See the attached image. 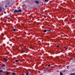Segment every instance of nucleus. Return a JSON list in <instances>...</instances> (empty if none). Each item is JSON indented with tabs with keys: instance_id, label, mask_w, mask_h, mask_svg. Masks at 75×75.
<instances>
[{
	"instance_id": "f257e3e1",
	"label": "nucleus",
	"mask_w": 75,
	"mask_h": 75,
	"mask_svg": "<svg viewBox=\"0 0 75 75\" xmlns=\"http://www.w3.org/2000/svg\"><path fill=\"white\" fill-rule=\"evenodd\" d=\"M3 74H5V72L2 70H0V75H3Z\"/></svg>"
},
{
	"instance_id": "f03ea898",
	"label": "nucleus",
	"mask_w": 75,
	"mask_h": 75,
	"mask_svg": "<svg viewBox=\"0 0 75 75\" xmlns=\"http://www.w3.org/2000/svg\"><path fill=\"white\" fill-rule=\"evenodd\" d=\"M10 4V2H8L6 4V5L5 6V8H6L7 7V6Z\"/></svg>"
},
{
	"instance_id": "7ed1b4c3",
	"label": "nucleus",
	"mask_w": 75,
	"mask_h": 75,
	"mask_svg": "<svg viewBox=\"0 0 75 75\" xmlns=\"http://www.w3.org/2000/svg\"><path fill=\"white\" fill-rule=\"evenodd\" d=\"M35 4H39V1H35Z\"/></svg>"
},
{
	"instance_id": "20e7f679",
	"label": "nucleus",
	"mask_w": 75,
	"mask_h": 75,
	"mask_svg": "<svg viewBox=\"0 0 75 75\" xmlns=\"http://www.w3.org/2000/svg\"><path fill=\"white\" fill-rule=\"evenodd\" d=\"M18 13V10H15L14 11V13Z\"/></svg>"
},
{
	"instance_id": "39448f33",
	"label": "nucleus",
	"mask_w": 75,
	"mask_h": 75,
	"mask_svg": "<svg viewBox=\"0 0 75 75\" xmlns=\"http://www.w3.org/2000/svg\"><path fill=\"white\" fill-rule=\"evenodd\" d=\"M22 11L21 10V9H19L18 11V13H21V12Z\"/></svg>"
},
{
	"instance_id": "423d86ee",
	"label": "nucleus",
	"mask_w": 75,
	"mask_h": 75,
	"mask_svg": "<svg viewBox=\"0 0 75 75\" xmlns=\"http://www.w3.org/2000/svg\"><path fill=\"white\" fill-rule=\"evenodd\" d=\"M2 11V8L1 7H0V13Z\"/></svg>"
},
{
	"instance_id": "0eeeda50",
	"label": "nucleus",
	"mask_w": 75,
	"mask_h": 75,
	"mask_svg": "<svg viewBox=\"0 0 75 75\" xmlns=\"http://www.w3.org/2000/svg\"><path fill=\"white\" fill-rule=\"evenodd\" d=\"M4 60L5 61V62L7 61L8 60L6 59L5 58H4Z\"/></svg>"
},
{
	"instance_id": "6e6552de",
	"label": "nucleus",
	"mask_w": 75,
	"mask_h": 75,
	"mask_svg": "<svg viewBox=\"0 0 75 75\" xmlns=\"http://www.w3.org/2000/svg\"><path fill=\"white\" fill-rule=\"evenodd\" d=\"M7 75H10V73H9V72L7 71L6 73Z\"/></svg>"
},
{
	"instance_id": "1a4fd4ad",
	"label": "nucleus",
	"mask_w": 75,
	"mask_h": 75,
	"mask_svg": "<svg viewBox=\"0 0 75 75\" xmlns=\"http://www.w3.org/2000/svg\"><path fill=\"white\" fill-rule=\"evenodd\" d=\"M1 66H2V67H6V65L3 64V65H2Z\"/></svg>"
},
{
	"instance_id": "9d476101",
	"label": "nucleus",
	"mask_w": 75,
	"mask_h": 75,
	"mask_svg": "<svg viewBox=\"0 0 75 75\" xmlns=\"http://www.w3.org/2000/svg\"><path fill=\"white\" fill-rule=\"evenodd\" d=\"M47 31V30H46L45 29L44 30V33H46Z\"/></svg>"
},
{
	"instance_id": "9b49d317",
	"label": "nucleus",
	"mask_w": 75,
	"mask_h": 75,
	"mask_svg": "<svg viewBox=\"0 0 75 75\" xmlns=\"http://www.w3.org/2000/svg\"><path fill=\"white\" fill-rule=\"evenodd\" d=\"M48 31L49 32V33H50V32H51V29H49Z\"/></svg>"
},
{
	"instance_id": "f8f14e48",
	"label": "nucleus",
	"mask_w": 75,
	"mask_h": 75,
	"mask_svg": "<svg viewBox=\"0 0 75 75\" xmlns=\"http://www.w3.org/2000/svg\"><path fill=\"white\" fill-rule=\"evenodd\" d=\"M19 61V60H15L16 62H18Z\"/></svg>"
},
{
	"instance_id": "ddd939ff",
	"label": "nucleus",
	"mask_w": 75,
	"mask_h": 75,
	"mask_svg": "<svg viewBox=\"0 0 75 75\" xmlns=\"http://www.w3.org/2000/svg\"><path fill=\"white\" fill-rule=\"evenodd\" d=\"M26 75H29V73H28V72H27L26 74Z\"/></svg>"
},
{
	"instance_id": "4468645a",
	"label": "nucleus",
	"mask_w": 75,
	"mask_h": 75,
	"mask_svg": "<svg viewBox=\"0 0 75 75\" xmlns=\"http://www.w3.org/2000/svg\"><path fill=\"white\" fill-rule=\"evenodd\" d=\"M63 75V74L62 73L60 72V75Z\"/></svg>"
},
{
	"instance_id": "2eb2a0df",
	"label": "nucleus",
	"mask_w": 75,
	"mask_h": 75,
	"mask_svg": "<svg viewBox=\"0 0 75 75\" xmlns=\"http://www.w3.org/2000/svg\"><path fill=\"white\" fill-rule=\"evenodd\" d=\"M12 74L13 75H16V74L15 73H12Z\"/></svg>"
},
{
	"instance_id": "dca6fc26",
	"label": "nucleus",
	"mask_w": 75,
	"mask_h": 75,
	"mask_svg": "<svg viewBox=\"0 0 75 75\" xmlns=\"http://www.w3.org/2000/svg\"><path fill=\"white\" fill-rule=\"evenodd\" d=\"M13 31H16V30L15 29H13Z\"/></svg>"
},
{
	"instance_id": "f3484780",
	"label": "nucleus",
	"mask_w": 75,
	"mask_h": 75,
	"mask_svg": "<svg viewBox=\"0 0 75 75\" xmlns=\"http://www.w3.org/2000/svg\"><path fill=\"white\" fill-rule=\"evenodd\" d=\"M71 75H75V73H73L71 74Z\"/></svg>"
},
{
	"instance_id": "a211bd4d",
	"label": "nucleus",
	"mask_w": 75,
	"mask_h": 75,
	"mask_svg": "<svg viewBox=\"0 0 75 75\" xmlns=\"http://www.w3.org/2000/svg\"><path fill=\"white\" fill-rule=\"evenodd\" d=\"M22 52H25V51H24V50H22Z\"/></svg>"
},
{
	"instance_id": "6ab92c4d",
	"label": "nucleus",
	"mask_w": 75,
	"mask_h": 75,
	"mask_svg": "<svg viewBox=\"0 0 75 75\" xmlns=\"http://www.w3.org/2000/svg\"><path fill=\"white\" fill-rule=\"evenodd\" d=\"M48 66L49 67H50L51 66V65H50V64H49L48 65Z\"/></svg>"
},
{
	"instance_id": "aec40b11",
	"label": "nucleus",
	"mask_w": 75,
	"mask_h": 75,
	"mask_svg": "<svg viewBox=\"0 0 75 75\" xmlns=\"http://www.w3.org/2000/svg\"><path fill=\"white\" fill-rule=\"evenodd\" d=\"M45 1H49V0H45Z\"/></svg>"
},
{
	"instance_id": "412c9836",
	"label": "nucleus",
	"mask_w": 75,
	"mask_h": 75,
	"mask_svg": "<svg viewBox=\"0 0 75 75\" xmlns=\"http://www.w3.org/2000/svg\"><path fill=\"white\" fill-rule=\"evenodd\" d=\"M59 47V45H57V48H58Z\"/></svg>"
},
{
	"instance_id": "4be33fe9",
	"label": "nucleus",
	"mask_w": 75,
	"mask_h": 75,
	"mask_svg": "<svg viewBox=\"0 0 75 75\" xmlns=\"http://www.w3.org/2000/svg\"><path fill=\"white\" fill-rule=\"evenodd\" d=\"M46 68V67H43L44 69H45Z\"/></svg>"
},
{
	"instance_id": "5701e85b",
	"label": "nucleus",
	"mask_w": 75,
	"mask_h": 75,
	"mask_svg": "<svg viewBox=\"0 0 75 75\" xmlns=\"http://www.w3.org/2000/svg\"><path fill=\"white\" fill-rule=\"evenodd\" d=\"M43 17H44L45 18V17H46V16L45 15H44V16H43Z\"/></svg>"
},
{
	"instance_id": "b1692460",
	"label": "nucleus",
	"mask_w": 75,
	"mask_h": 75,
	"mask_svg": "<svg viewBox=\"0 0 75 75\" xmlns=\"http://www.w3.org/2000/svg\"><path fill=\"white\" fill-rule=\"evenodd\" d=\"M68 68H69V66H67V69H68Z\"/></svg>"
},
{
	"instance_id": "393cba45",
	"label": "nucleus",
	"mask_w": 75,
	"mask_h": 75,
	"mask_svg": "<svg viewBox=\"0 0 75 75\" xmlns=\"http://www.w3.org/2000/svg\"><path fill=\"white\" fill-rule=\"evenodd\" d=\"M12 10H14V9H12Z\"/></svg>"
},
{
	"instance_id": "a878e982",
	"label": "nucleus",
	"mask_w": 75,
	"mask_h": 75,
	"mask_svg": "<svg viewBox=\"0 0 75 75\" xmlns=\"http://www.w3.org/2000/svg\"><path fill=\"white\" fill-rule=\"evenodd\" d=\"M64 48H65L66 47H64Z\"/></svg>"
},
{
	"instance_id": "bb28decb",
	"label": "nucleus",
	"mask_w": 75,
	"mask_h": 75,
	"mask_svg": "<svg viewBox=\"0 0 75 75\" xmlns=\"http://www.w3.org/2000/svg\"><path fill=\"white\" fill-rule=\"evenodd\" d=\"M21 75H24V74H22Z\"/></svg>"
},
{
	"instance_id": "cd10ccee",
	"label": "nucleus",
	"mask_w": 75,
	"mask_h": 75,
	"mask_svg": "<svg viewBox=\"0 0 75 75\" xmlns=\"http://www.w3.org/2000/svg\"><path fill=\"white\" fill-rule=\"evenodd\" d=\"M65 71H63V72H65Z\"/></svg>"
},
{
	"instance_id": "c85d7f7f",
	"label": "nucleus",
	"mask_w": 75,
	"mask_h": 75,
	"mask_svg": "<svg viewBox=\"0 0 75 75\" xmlns=\"http://www.w3.org/2000/svg\"><path fill=\"white\" fill-rule=\"evenodd\" d=\"M74 60H75V58L74 59Z\"/></svg>"
}]
</instances>
